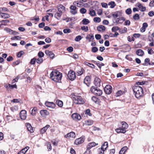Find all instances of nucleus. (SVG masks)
Listing matches in <instances>:
<instances>
[{
    "mask_svg": "<svg viewBox=\"0 0 154 154\" xmlns=\"http://www.w3.org/2000/svg\"><path fill=\"white\" fill-rule=\"evenodd\" d=\"M135 97L137 98H140L143 95V91L142 88L139 86H136L133 88Z\"/></svg>",
    "mask_w": 154,
    "mask_h": 154,
    "instance_id": "1",
    "label": "nucleus"
},
{
    "mask_svg": "<svg viewBox=\"0 0 154 154\" xmlns=\"http://www.w3.org/2000/svg\"><path fill=\"white\" fill-rule=\"evenodd\" d=\"M91 91L94 94L98 96H100L102 94V91L101 90L94 86L91 88Z\"/></svg>",
    "mask_w": 154,
    "mask_h": 154,
    "instance_id": "2",
    "label": "nucleus"
},
{
    "mask_svg": "<svg viewBox=\"0 0 154 154\" xmlns=\"http://www.w3.org/2000/svg\"><path fill=\"white\" fill-rule=\"evenodd\" d=\"M73 100L74 103L77 104H83L84 103L82 97L79 96H75L73 98Z\"/></svg>",
    "mask_w": 154,
    "mask_h": 154,
    "instance_id": "3",
    "label": "nucleus"
},
{
    "mask_svg": "<svg viewBox=\"0 0 154 154\" xmlns=\"http://www.w3.org/2000/svg\"><path fill=\"white\" fill-rule=\"evenodd\" d=\"M75 77L74 72L72 71H70L69 72L68 77L69 80L73 81L75 79Z\"/></svg>",
    "mask_w": 154,
    "mask_h": 154,
    "instance_id": "4",
    "label": "nucleus"
},
{
    "mask_svg": "<svg viewBox=\"0 0 154 154\" xmlns=\"http://www.w3.org/2000/svg\"><path fill=\"white\" fill-rule=\"evenodd\" d=\"M104 91L105 93L108 94H111L112 91V88L110 85H106L104 88Z\"/></svg>",
    "mask_w": 154,
    "mask_h": 154,
    "instance_id": "5",
    "label": "nucleus"
},
{
    "mask_svg": "<svg viewBox=\"0 0 154 154\" xmlns=\"http://www.w3.org/2000/svg\"><path fill=\"white\" fill-rule=\"evenodd\" d=\"M54 76L53 78H51L52 80L56 82H59V81L61 80L62 78V73H60L59 74L55 76Z\"/></svg>",
    "mask_w": 154,
    "mask_h": 154,
    "instance_id": "6",
    "label": "nucleus"
},
{
    "mask_svg": "<svg viewBox=\"0 0 154 154\" xmlns=\"http://www.w3.org/2000/svg\"><path fill=\"white\" fill-rule=\"evenodd\" d=\"M20 115L21 119H25L26 117V111L24 110H22L20 112Z\"/></svg>",
    "mask_w": 154,
    "mask_h": 154,
    "instance_id": "7",
    "label": "nucleus"
},
{
    "mask_svg": "<svg viewBox=\"0 0 154 154\" xmlns=\"http://www.w3.org/2000/svg\"><path fill=\"white\" fill-rule=\"evenodd\" d=\"M72 118L74 120H79L81 118V117L79 114L77 113H74L72 115Z\"/></svg>",
    "mask_w": 154,
    "mask_h": 154,
    "instance_id": "8",
    "label": "nucleus"
},
{
    "mask_svg": "<svg viewBox=\"0 0 154 154\" xmlns=\"http://www.w3.org/2000/svg\"><path fill=\"white\" fill-rule=\"evenodd\" d=\"M122 14V11H115L112 13V15L114 18H116L118 17H121Z\"/></svg>",
    "mask_w": 154,
    "mask_h": 154,
    "instance_id": "9",
    "label": "nucleus"
},
{
    "mask_svg": "<svg viewBox=\"0 0 154 154\" xmlns=\"http://www.w3.org/2000/svg\"><path fill=\"white\" fill-rule=\"evenodd\" d=\"M57 8L58 11L60 12L63 13L65 12V7L62 5H59L57 6Z\"/></svg>",
    "mask_w": 154,
    "mask_h": 154,
    "instance_id": "10",
    "label": "nucleus"
},
{
    "mask_svg": "<svg viewBox=\"0 0 154 154\" xmlns=\"http://www.w3.org/2000/svg\"><path fill=\"white\" fill-rule=\"evenodd\" d=\"M45 104L46 106L51 108H54L55 106V104L53 102L46 101Z\"/></svg>",
    "mask_w": 154,
    "mask_h": 154,
    "instance_id": "11",
    "label": "nucleus"
},
{
    "mask_svg": "<svg viewBox=\"0 0 154 154\" xmlns=\"http://www.w3.org/2000/svg\"><path fill=\"white\" fill-rule=\"evenodd\" d=\"M91 79L89 76H86L84 79V82L87 86L89 87Z\"/></svg>",
    "mask_w": 154,
    "mask_h": 154,
    "instance_id": "12",
    "label": "nucleus"
},
{
    "mask_svg": "<svg viewBox=\"0 0 154 154\" xmlns=\"http://www.w3.org/2000/svg\"><path fill=\"white\" fill-rule=\"evenodd\" d=\"M101 80L99 78L96 77L94 79V84L97 87H100V86Z\"/></svg>",
    "mask_w": 154,
    "mask_h": 154,
    "instance_id": "13",
    "label": "nucleus"
},
{
    "mask_svg": "<svg viewBox=\"0 0 154 154\" xmlns=\"http://www.w3.org/2000/svg\"><path fill=\"white\" fill-rule=\"evenodd\" d=\"M70 12L71 13L73 14H75L77 13V11H76V7L74 5H72L70 7Z\"/></svg>",
    "mask_w": 154,
    "mask_h": 154,
    "instance_id": "14",
    "label": "nucleus"
},
{
    "mask_svg": "<svg viewBox=\"0 0 154 154\" xmlns=\"http://www.w3.org/2000/svg\"><path fill=\"white\" fill-rule=\"evenodd\" d=\"M84 141L83 138H79L76 139L75 141V143L76 145L80 144L83 143Z\"/></svg>",
    "mask_w": 154,
    "mask_h": 154,
    "instance_id": "15",
    "label": "nucleus"
},
{
    "mask_svg": "<svg viewBox=\"0 0 154 154\" xmlns=\"http://www.w3.org/2000/svg\"><path fill=\"white\" fill-rule=\"evenodd\" d=\"M40 114L43 117H45L49 115V112L46 110H42L40 111Z\"/></svg>",
    "mask_w": 154,
    "mask_h": 154,
    "instance_id": "16",
    "label": "nucleus"
},
{
    "mask_svg": "<svg viewBox=\"0 0 154 154\" xmlns=\"http://www.w3.org/2000/svg\"><path fill=\"white\" fill-rule=\"evenodd\" d=\"M136 5L139 8V9H141L140 10L141 11H144L146 10V7H143L142 4L139 2H138L137 4Z\"/></svg>",
    "mask_w": 154,
    "mask_h": 154,
    "instance_id": "17",
    "label": "nucleus"
},
{
    "mask_svg": "<svg viewBox=\"0 0 154 154\" xmlns=\"http://www.w3.org/2000/svg\"><path fill=\"white\" fill-rule=\"evenodd\" d=\"M60 73V72H58V71L55 70L54 71H52L50 73V78H53V77H54L53 76L57 75L58 74H59Z\"/></svg>",
    "mask_w": 154,
    "mask_h": 154,
    "instance_id": "18",
    "label": "nucleus"
},
{
    "mask_svg": "<svg viewBox=\"0 0 154 154\" xmlns=\"http://www.w3.org/2000/svg\"><path fill=\"white\" fill-rule=\"evenodd\" d=\"M148 26V25L146 23H144L143 24L142 27L140 29V31L142 32H144Z\"/></svg>",
    "mask_w": 154,
    "mask_h": 154,
    "instance_id": "19",
    "label": "nucleus"
},
{
    "mask_svg": "<svg viewBox=\"0 0 154 154\" xmlns=\"http://www.w3.org/2000/svg\"><path fill=\"white\" fill-rule=\"evenodd\" d=\"M45 53L46 54L48 55L51 58H53L54 56V54L51 51L48 50L46 51Z\"/></svg>",
    "mask_w": 154,
    "mask_h": 154,
    "instance_id": "20",
    "label": "nucleus"
},
{
    "mask_svg": "<svg viewBox=\"0 0 154 154\" xmlns=\"http://www.w3.org/2000/svg\"><path fill=\"white\" fill-rule=\"evenodd\" d=\"M66 137L69 138H75V134L74 132H71L67 134Z\"/></svg>",
    "mask_w": 154,
    "mask_h": 154,
    "instance_id": "21",
    "label": "nucleus"
},
{
    "mask_svg": "<svg viewBox=\"0 0 154 154\" xmlns=\"http://www.w3.org/2000/svg\"><path fill=\"white\" fill-rule=\"evenodd\" d=\"M86 39L88 40L89 42H90L91 40H93L94 39V36L92 34H90L86 36Z\"/></svg>",
    "mask_w": 154,
    "mask_h": 154,
    "instance_id": "22",
    "label": "nucleus"
},
{
    "mask_svg": "<svg viewBox=\"0 0 154 154\" xmlns=\"http://www.w3.org/2000/svg\"><path fill=\"white\" fill-rule=\"evenodd\" d=\"M50 127L49 125H47L46 126L43 128L41 130V133L43 134L45 133L47 129Z\"/></svg>",
    "mask_w": 154,
    "mask_h": 154,
    "instance_id": "23",
    "label": "nucleus"
},
{
    "mask_svg": "<svg viewBox=\"0 0 154 154\" xmlns=\"http://www.w3.org/2000/svg\"><path fill=\"white\" fill-rule=\"evenodd\" d=\"M128 148L127 146H124L122 148L119 152V154H125Z\"/></svg>",
    "mask_w": 154,
    "mask_h": 154,
    "instance_id": "24",
    "label": "nucleus"
},
{
    "mask_svg": "<svg viewBox=\"0 0 154 154\" xmlns=\"http://www.w3.org/2000/svg\"><path fill=\"white\" fill-rule=\"evenodd\" d=\"M125 20L123 17L117 18L116 20V22L117 23H122Z\"/></svg>",
    "mask_w": 154,
    "mask_h": 154,
    "instance_id": "25",
    "label": "nucleus"
},
{
    "mask_svg": "<svg viewBox=\"0 0 154 154\" xmlns=\"http://www.w3.org/2000/svg\"><path fill=\"white\" fill-rule=\"evenodd\" d=\"M136 54L138 56H142L143 55L144 52L141 49H139L137 50Z\"/></svg>",
    "mask_w": 154,
    "mask_h": 154,
    "instance_id": "26",
    "label": "nucleus"
},
{
    "mask_svg": "<svg viewBox=\"0 0 154 154\" xmlns=\"http://www.w3.org/2000/svg\"><path fill=\"white\" fill-rule=\"evenodd\" d=\"M63 13L61 12H57L54 14V17L58 20H60Z\"/></svg>",
    "mask_w": 154,
    "mask_h": 154,
    "instance_id": "27",
    "label": "nucleus"
},
{
    "mask_svg": "<svg viewBox=\"0 0 154 154\" xmlns=\"http://www.w3.org/2000/svg\"><path fill=\"white\" fill-rule=\"evenodd\" d=\"M108 146V143L107 142H105L102 145L101 147V149H103L105 150L107 147Z\"/></svg>",
    "mask_w": 154,
    "mask_h": 154,
    "instance_id": "28",
    "label": "nucleus"
},
{
    "mask_svg": "<svg viewBox=\"0 0 154 154\" xmlns=\"http://www.w3.org/2000/svg\"><path fill=\"white\" fill-rule=\"evenodd\" d=\"M26 126L28 131H29L31 133L33 132V129L30 124H28Z\"/></svg>",
    "mask_w": 154,
    "mask_h": 154,
    "instance_id": "29",
    "label": "nucleus"
},
{
    "mask_svg": "<svg viewBox=\"0 0 154 154\" xmlns=\"http://www.w3.org/2000/svg\"><path fill=\"white\" fill-rule=\"evenodd\" d=\"M97 30L100 31H104L105 30V27L103 25H100L97 27Z\"/></svg>",
    "mask_w": 154,
    "mask_h": 154,
    "instance_id": "30",
    "label": "nucleus"
},
{
    "mask_svg": "<svg viewBox=\"0 0 154 154\" xmlns=\"http://www.w3.org/2000/svg\"><path fill=\"white\" fill-rule=\"evenodd\" d=\"M1 16L2 18L5 19L8 18L10 17V15L8 14H4L2 12Z\"/></svg>",
    "mask_w": 154,
    "mask_h": 154,
    "instance_id": "31",
    "label": "nucleus"
},
{
    "mask_svg": "<svg viewBox=\"0 0 154 154\" xmlns=\"http://www.w3.org/2000/svg\"><path fill=\"white\" fill-rule=\"evenodd\" d=\"M57 104L60 107H62L63 106V102L60 100H57L56 101Z\"/></svg>",
    "mask_w": 154,
    "mask_h": 154,
    "instance_id": "32",
    "label": "nucleus"
},
{
    "mask_svg": "<svg viewBox=\"0 0 154 154\" xmlns=\"http://www.w3.org/2000/svg\"><path fill=\"white\" fill-rule=\"evenodd\" d=\"M122 128L123 129H126L128 128V124L124 122H122Z\"/></svg>",
    "mask_w": 154,
    "mask_h": 154,
    "instance_id": "33",
    "label": "nucleus"
},
{
    "mask_svg": "<svg viewBox=\"0 0 154 154\" xmlns=\"http://www.w3.org/2000/svg\"><path fill=\"white\" fill-rule=\"evenodd\" d=\"M150 63V60L149 58H146L144 60V63L142 64L143 66L147 65V63L149 65V63Z\"/></svg>",
    "mask_w": 154,
    "mask_h": 154,
    "instance_id": "34",
    "label": "nucleus"
},
{
    "mask_svg": "<svg viewBox=\"0 0 154 154\" xmlns=\"http://www.w3.org/2000/svg\"><path fill=\"white\" fill-rule=\"evenodd\" d=\"M85 124L87 125H91L93 124V122L92 120H88L85 121Z\"/></svg>",
    "mask_w": 154,
    "mask_h": 154,
    "instance_id": "35",
    "label": "nucleus"
},
{
    "mask_svg": "<svg viewBox=\"0 0 154 154\" xmlns=\"http://www.w3.org/2000/svg\"><path fill=\"white\" fill-rule=\"evenodd\" d=\"M84 72V70L83 68H81V69L78 70L77 72L78 75H81Z\"/></svg>",
    "mask_w": 154,
    "mask_h": 154,
    "instance_id": "36",
    "label": "nucleus"
},
{
    "mask_svg": "<svg viewBox=\"0 0 154 154\" xmlns=\"http://www.w3.org/2000/svg\"><path fill=\"white\" fill-rule=\"evenodd\" d=\"M124 92L121 90L118 91L116 93V97H119L123 94Z\"/></svg>",
    "mask_w": 154,
    "mask_h": 154,
    "instance_id": "37",
    "label": "nucleus"
},
{
    "mask_svg": "<svg viewBox=\"0 0 154 154\" xmlns=\"http://www.w3.org/2000/svg\"><path fill=\"white\" fill-rule=\"evenodd\" d=\"M120 28L118 26H113L112 29V30L113 32H116L119 30V31Z\"/></svg>",
    "mask_w": 154,
    "mask_h": 154,
    "instance_id": "38",
    "label": "nucleus"
},
{
    "mask_svg": "<svg viewBox=\"0 0 154 154\" xmlns=\"http://www.w3.org/2000/svg\"><path fill=\"white\" fill-rule=\"evenodd\" d=\"M82 22L83 24L87 25L89 23V21L88 19H84L82 20Z\"/></svg>",
    "mask_w": 154,
    "mask_h": 154,
    "instance_id": "39",
    "label": "nucleus"
},
{
    "mask_svg": "<svg viewBox=\"0 0 154 154\" xmlns=\"http://www.w3.org/2000/svg\"><path fill=\"white\" fill-rule=\"evenodd\" d=\"M89 14L91 16H94L96 15V12L95 11L92 9V10H90V12Z\"/></svg>",
    "mask_w": 154,
    "mask_h": 154,
    "instance_id": "40",
    "label": "nucleus"
},
{
    "mask_svg": "<svg viewBox=\"0 0 154 154\" xmlns=\"http://www.w3.org/2000/svg\"><path fill=\"white\" fill-rule=\"evenodd\" d=\"M37 111V109L36 108H34L32 110L31 114L32 116H34L36 114V112Z\"/></svg>",
    "mask_w": 154,
    "mask_h": 154,
    "instance_id": "41",
    "label": "nucleus"
},
{
    "mask_svg": "<svg viewBox=\"0 0 154 154\" xmlns=\"http://www.w3.org/2000/svg\"><path fill=\"white\" fill-rule=\"evenodd\" d=\"M108 5H110V8H114L116 6V4L113 2H111L109 3Z\"/></svg>",
    "mask_w": 154,
    "mask_h": 154,
    "instance_id": "42",
    "label": "nucleus"
},
{
    "mask_svg": "<svg viewBox=\"0 0 154 154\" xmlns=\"http://www.w3.org/2000/svg\"><path fill=\"white\" fill-rule=\"evenodd\" d=\"M5 30H6L10 34H12L13 33V31L11 29H10L7 28H5Z\"/></svg>",
    "mask_w": 154,
    "mask_h": 154,
    "instance_id": "43",
    "label": "nucleus"
},
{
    "mask_svg": "<svg viewBox=\"0 0 154 154\" xmlns=\"http://www.w3.org/2000/svg\"><path fill=\"white\" fill-rule=\"evenodd\" d=\"M94 21L96 23H99L101 21V19L99 17H95L94 18Z\"/></svg>",
    "mask_w": 154,
    "mask_h": 154,
    "instance_id": "44",
    "label": "nucleus"
},
{
    "mask_svg": "<svg viewBox=\"0 0 154 154\" xmlns=\"http://www.w3.org/2000/svg\"><path fill=\"white\" fill-rule=\"evenodd\" d=\"M24 54V52L23 51H21L17 53V56L18 57H20Z\"/></svg>",
    "mask_w": 154,
    "mask_h": 154,
    "instance_id": "45",
    "label": "nucleus"
},
{
    "mask_svg": "<svg viewBox=\"0 0 154 154\" xmlns=\"http://www.w3.org/2000/svg\"><path fill=\"white\" fill-rule=\"evenodd\" d=\"M81 29L82 30L85 31V32H87L88 30V26H82L81 27Z\"/></svg>",
    "mask_w": 154,
    "mask_h": 154,
    "instance_id": "46",
    "label": "nucleus"
},
{
    "mask_svg": "<svg viewBox=\"0 0 154 154\" xmlns=\"http://www.w3.org/2000/svg\"><path fill=\"white\" fill-rule=\"evenodd\" d=\"M82 39V37L80 35H78L76 36L75 40L76 42H79Z\"/></svg>",
    "mask_w": 154,
    "mask_h": 154,
    "instance_id": "47",
    "label": "nucleus"
},
{
    "mask_svg": "<svg viewBox=\"0 0 154 154\" xmlns=\"http://www.w3.org/2000/svg\"><path fill=\"white\" fill-rule=\"evenodd\" d=\"M85 63L86 65L92 68H95L94 65L92 63H89L88 62H86Z\"/></svg>",
    "mask_w": 154,
    "mask_h": 154,
    "instance_id": "48",
    "label": "nucleus"
},
{
    "mask_svg": "<svg viewBox=\"0 0 154 154\" xmlns=\"http://www.w3.org/2000/svg\"><path fill=\"white\" fill-rule=\"evenodd\" d=\"M43 58L41 57H39L37 60L36 62L37 63H40L42 62Z\"/></svg>",
    "mask_w": 154,
    "mask_h": 154,
    "instance_id": "49",
    "label": "nucleus"
},
{
    "mask_svg": "<svg viewBox=\"0 0 154 154\" xmlns=\"http://www.w3.org/2000/svg\"><path fill=\"white\" fill-rule=\"evenodd\" d=\"M91 51L92 52L95 53L98 51V48L97 47H93L92 48Z\"/></svg>",
    "mask_w": 154,
    "mask_h": 154,
    "instance_id": "50",
    "label": "nucleus"
},
{
    "mask_svg": "<svg viewBox=\"0 0 154 154\" xmlns=\"http://www.w3.org/2000/svg\"><path fill=\"white\" fill-rule=\"evenodd\" d=\"M139 16L138 14H136L133 16V18L134 20H138L139 19Z\"/></svg>",
    "mask_w": 154,
    "mask_h": 154,
    "instance_id": "51",
    "label": "nucleus"
},
{
    "mask_svg": "<svg viewBox=\"0 0 154 154\" xmlns=\"http://www.w3.org/2000/svg\"><path fill=\"white\" fill-rule=\"evenodd\" d=\"M125 12L128 15L130 14L132 12L131 8H128L125 11Z\"/></svg>",
    "mask_w": 154,
    "mask_h": 154,
    "instance_id": "52",
    "label": "nucleus"
},
{
    "mask_svg": "<svg viewBox=\"0 0 154 154\" xmlns=\"http://www.w3.org/2000/svg\"><path fill=\"white\" fill-rule=\"evenodd\" d=\"M127 28L126 27H124L123 29H120L119 30V32L121 33H123L125 32H126L127 31Z\"/></svg>",
    "mask_w": 154,
    "mask_h": 154,
    "instance_id": "53",
    "label": "nucleus"
},
{
    "mask_svg": "<svg viewBox=\"0 0 154 154\" xmlns=\"http://www.w3.org/2000/svg\"><path fill=\"white\" fill-rule=\"evenodd\" d=\"M80 11L81 13L84 14L86 12V10L85 8H83L80 9Z\"/></svg>",
    "mask_w": 154,
    "mask_h": 154,
    "instance_id": "54",
    "label": "nucleus"
},
{
    "mask_svg": "<svg viewBox=\"0 0 154 154\" xmlns=\"http://www.w3.org/2000/svg\"><path fill=\"white\" fill-rule=\"evenodd\" d=\"M36 60V59L34 58L32 59L30 62V63L31 64H34Z\"/></svg>",
    "mask_w": 154,
    "mask_h": 154,
    "instance_id": "55",
    "label": "nucleus"
},
{
    "mask_svg": "<svg viewBox=\"0 0 154 154\" xmlns=\"http://www.w3.org/2000/svg\"><path fill=\"white\" fill-rule=\"evenodd\" d=\"M73 4L74 6H77L78 7H80L81 5L80 4H79V2L78 1L74 2L73 3Z\"/></svg>",
    "mask_w": 154,
    "mask_h": 154,
    "instance_id": "56",
    "label": "nucleus"
},
{
    "mask_svg": "<svg viewBox=\"0 0 154 154\" xmlns=\"http://www.w3.org/2000/svg\"><path fill=\"white\" fill-rule=\"evenodd\" d=\"M63 32L64 33H69L71 32V30L69 29H64L63 30Z\"/></svg>",
    "mask_w": 154,
    "mask_h": 154,
    "instance_id": "57",
    "label": "nucleus"
},
{
    "mask_svg": "<svg viewBox=\"0 0 154 154\" xmlns=\"http://www.w3.org/2000/svg\"><path fill=\"white\" fill-rule=\"evenodd\" d=\"M44 53L42 51L39 52L38 54V55L39 57H42L44 56Z\"/></svg>",
    "mask_w": 154,
    "mask_h": 154,
    "instance_id": "58",
    "label": "nucleus"
},
{
    "mask_svg": "<svg viewBox=\"0 0 154 154\" xmlns=\"http://www.w3.org/2000/svg\"><path fill=\"white\" fill-rule=\"evenodd\" d=\"M9 87L10 88H17V85L15 84L14 85H11L10 84H9Z\"/></svg>",
    "mask_w": 154,
    "mask_h": 154,
    "instance_id": "59",
    "label": "nucleus"
},
{
    "mask_svg": "<svg viewBox=\"0 0 154 154\" xmlns=\"http://www.w3.org/2000/svg\"><path fill=\"white\" fill-rule=\"evenodd\" d=\"M91 99L95 103H96L97 100V98L95 96L92 97Z\"/></svg>",
    "mask_w": 154,
    "mask_h": 154,
    "instance_id": "60",
    "label": "nucleus"
},
{
    "mask_svg": "<svg viewBox=\"0 0 154 154\" xmlns=\"http://www.w3.org/2000/svg\"><path fill=\"white\" fill-rule=\"evenodd\" d=\"M95 38L96 39L99 40L101 38V36L100 34H96L95 35Z\"/></svg>",
    "mask_w": 154,
    "mask_h": 154,
    "instance_id": "61",
    "label": "nucleus"
},
{
    "mask_svg": "<svg viewBox=\"0 0 154 154\" xmlns=\"http://www.w3.org/2000/svg\"><path fill=\"white\" fill-rule=\"evenodd\" d=\"M67 50L69 52H71L73 51V48L72 47H69L67 49Z\"/></svg>",
    "mask_w": 154,
    "mask_h": 154,
    "instance_id": "62",
    "label": "nucleus"
},
{
    "mask_svg": "<svg viewBox=\"0 0 154 154\" xmlns=\"http://www.w3.org/2000/svg\"><path fill=\"white\" fill-rule=\"evenodd\" d=\"M26 152L25 150L22 149L18 153V154H25Z\"/></svg>",
    "mask_w": 154,
    "mask_h": 154,
    "instance_id": "63",
    "label": "nucleus"
},
{
    "mask_svg": "<svg viewBox=\"0 0 154 154\" xmlns=\"http://www.w3.org/2000/svg\"><path fill=\"white\" fill-rule=\"evenodd\" d=\"M91 151L88 149H86L85 152H84V154H91Z\"/></svg>",
    "mask_w": 154,
    "mask_h": 154,
    "instance_id": "64",
    "label": "nucleus"
}]
</instances>
